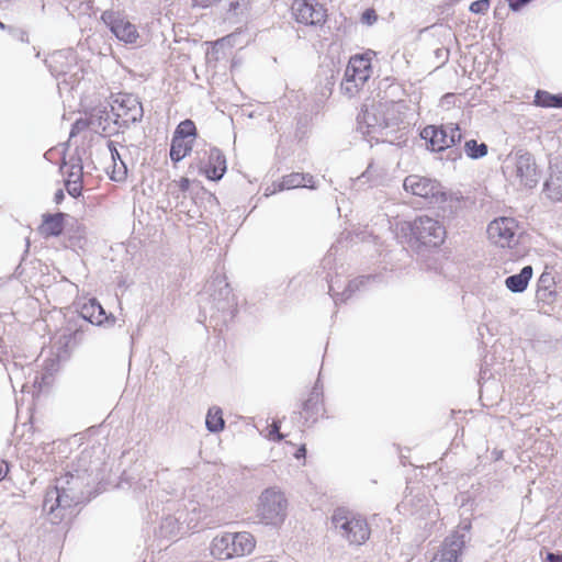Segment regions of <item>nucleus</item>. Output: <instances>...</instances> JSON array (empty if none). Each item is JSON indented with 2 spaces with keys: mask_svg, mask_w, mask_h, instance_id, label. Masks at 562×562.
I'll return each instance as SVG.
<instances>
[{
  "mask_svg": "<svg viewBox=\"0 0 562 562\" xmlns=\"http://www.w3.org/2000/svg\"><path fill=\"white\" fill-rule=\"evenodd\" d=\"M220 0H192L193 7L196 8H210L217 3Z\"/></svg>",
  "mask_w": 562,
  "mask_h": 562,
  "instance_id": "8fccbe9b",
  "label": "nucleus"
},
{
  "mask_svg": "<svg viewBox=\"0 0 562 562\" xmlns=\"http://www.w3.org/2000/svg\"><path fill=\"white\" fill-rule=\"evenodd\" d=\"M406 491H408V493L405 494L403 501L397 507L411 515L418 514L422 509L419 493L417 492L416 495H413L414 487L411 486V481L408 479Z\"/></svg>",
  "mask_w": 562,
  "mask_h": 562,
  "instance_id": "2f4dec72",
  "label": "nucleus"
},
{
  "mask_svg": "<svg viewBox=\"0 0 562 562\" xmlns=\"http://www.w3.org/2000/svg\"><path fill=\"white\" fill-rule=\"evenodd\" d=\"M517 221L513 217H499L487 226V235L491 241L501 247H512L517 243Z\"/></svg>",
  "mask_w": 562,
  "mask_h": 562,
  "instance_id": "f3484780",
  "label": "nucleus"
},
{
  "mask_svg": "<svg viewBox=\"0 0 562 562\" xmlns=\"http://www.w3.org/2000/svg\"><path fill=\"white\" fill-rule=\"evenodd\" d=\"M79 316L82 321L80 325L83 326L86 333L91 329V325L100 326L104 322H110L111 324L115 322V317L113 315L108 316L97 299H90L87 303L82 304Z\"/></svg>",
  "mask_w": 562,
  "mask_h": 562,
  "instance_id": "aec40b11",
  "label": "nucleus"
},
{
  "mask_svg": "<svg viewBox=\"0 0 562 562\" xmlns=\"http://www.w3.org/2000/svg\"><path fill=\"white\" fill-rule=\"evenodd\" d=\"M48 66L50 68L52 75H54V76H59L60 74H65L64 70H57V69L53 68V66L50 64Z\"/></svg>",
  "mask_w": 562,
  "mask_h": 562,
  "instance_id": "052dcab7",
  "label": "nucleus"
},
{
  "mask_svg": "<svg viewBox=\"0 0 562 562\" xmlns=\"http://www.w3.org/2000/svg\"><path fill=\"white\" fill-rule=\"evenodd\" d=\"M65 217L66 214L63 212H57L55 214H44L42 225L38 228L41 235L45 238L58 237L61 235L64 231Z\"/></svg>",
  "mask_w": 562,
  "mask_h": 562,
  "instance_id": "b1692460",
  "label": "nucleus"
},
{
  "mask_svg": "<svg viewBox=\"0 0 562 562\" xmlns=\"http://www.w3.org/2000/svg\"><path fill=\"white\" fill-rule=\"evenodd\" d=\"M245 8L246 0H231L228 3L227 19H231L232 16H238L243 13Z\"/></svg>",
  "mask_w": 562,
  "mask_h": 562,
  "instance_id": "37998d69",
  "label": "nucleus"
},
{
  "mask_svg": "<svg viewBox=\"0 0 562 562\" xmlns=\"http://www.w3.org/2000/svg\"><path fill=\"white\" fill-rule=\"evenodd\" d=\"M156 475V472H147L145 475L140 476L135 482L134 491L137 493H145L146 491L151 492Z\"/></svg>",
  "mask_w": 562,
  "mask_h": 562,
  "instance_id": "ea45409f",
  "label": "nucleus"
},
{
  "mask_svg": "<svg viewBox=\"0 0 562 562\" xmlns=\"http://www.w3.org/2000/svg\"><path fill=\"white\" fill-rule=\"evenodd\" d=\"M471 524L468 522L447 537L430 562H459L467 543L465 532H469Z\"/></svg>",
  "mask_w": 562,
  "mask_h": 562,
  "instance_id": "2eb2a0df",
  "label": "nucleus"
},
{
  "mask_svg": "<svg viewBox=\"0 0 562 562\" xmlns=\"http://www.w3.org/2000/svg\"><path fill=\"white\" fill-rule=\"evenodd\" d=\"M546 562H562V553L549 552L546 558Z\"/></svg>",
  "mask_w": 562,
  "mask_h": 562,
  "instance_id": "3c124183",
  "label": "nucleus"
},
{
  "mask_svg": "<svg viewBox=\"0 0 562 562\" xmlns=\"http://www.w3.org/2000/svg\"><path fill=\"white\" fill-rule=\"evenodd\" d=\"M60 57H63L61 53H55L52 55V61H57Z\"/></svg>",
  "mask_w": 562,
  "mask_h": 562,
  "instance_id": "e2e57ef3",
  "label": "nucleus"
},
{
  "mask_svg": "<svg viewBox=\"0 0 562 562\" xmlns=\"http://www.w3.org/2000/svg\"><path fill=\"white\" fill-rule=\"evenodd\" d=\"M403 188L406 193L412 195L422 196V177L418 175H411L404 179Z\"/></svg>",
  "mask_w": 562,
  "mask_h": 562,
  "instance_id": "58836bf2",
  "label": "nucleus"
},
{
  "mask_svg": "<svg viewBox=\"0 0 562 562\" xmlns=\"http://www.w3.org/2000/svg\"><path fill=\"white\" fill-rule=\"evenodd\" d=\"M429 516H431V517H430V520H431V521H436V519L439 517V512H438V509H436V510H435V509L429 510Z\"/></svg>",
  "mask_w": 562,
  "mask_h": 562,
  "instance_id": "13d9d810",
  "label": "nucleus"
},
{
  "mask_svg": "<svg viewBox=\"0 0 562 562\" xmlns=\"http://www.w3.org/2000/svg\"><path fill=\"white\" fill-rule=\"evenodd\" d=\"M370 279L371 277L364 276L356 278L349 281L348 285L345 288L342 292H335L333 281L328 280V292L333 297L335 304L344 303L348 299H350L356 291H359L362 286H364L370 281Z\"/></svg>",
  "mask_w": 562,
  "mask_h": 562,
  "instance_id": "393cba45",
  "label": "nucleus"
},
{
  "mask_svg": "<svg viewBox=\"0 0 562 562\" xmlns=\"http://www.w3.org/2000/svg\"><path fill=\"white\" fill-rule=\"evenodd\" d=\"M103 23L110 29L115 37L125 43H135L138 33L136 26L128 20L114 11H104L101 15Z\"/></svg>",
  "mask_w": 562,
  "mask_h": 562,
  "instance_id": "6ab92c4d",
  "label": "nucleus"
},
{
  "mask_svg": "<svg viewBox=\"0 0 562 562\" xmlns=\"http://www.w3.org/2000/svg\"><path fill=\"white\" fill-rule=\"evenodd\" d=\"M169 499L170 498L161 501V514L158 510V503L155 504V502L151 501L150 504L153 513H155L157 517L160 516L159 528L155 531L156 536L165 539L177 538L188 532L183 519L179 517V513L169 509Z\"/></svg>",
  "mask_w": 562,
  "mask_h": 562,
  "instance_id": "4468645a",
  "label": "nucleus"
},
{
  "mask_svg": "<svg viewBox=\"0 0 562 562\" xmlns=\"http://www.w3.org/2000/svg\"><path fill=\"white\" fill-rule=\"evenodd\" d=\"M532 267L525 266L519 273L509 276L505 280L506 288L513 293L524 292L532 277Z\"/></svg>",
  "mask_w": 562,
  "mask_h": 562,
  "instance_id": "cd10ccee",
  "label": "nucleus"
},
{
  "mask_svg": "<svg viewBox=\"0 0 562 562\" xmlns=\"http://www.w3.org/2000/svg\"><path fill=\"white\" fill-rule=\"evenodd\" d=\"M462 134L458 124L429 125L424 127V140L431 151H443L460 143Z\"/></svg>",
  "mask_w": 562,
  "mask_h": 562,
  "instance_id": "ddd939ff",
  "label": "nucleus"
},
{
  "mask_svg": "<svg viewBox=\"0 0 562 562\" xmlns=\"http://www.w3.org/2000/svg\"><path fill=\"white\" fill-rule=\"evenodd\" d=\"M555 282L551 273L543 272L537 282L536 297L538 302L551 304L555 301Z\"/></svg>",
  "mask_w": 562,
  "mask_h": 562,
  "instance_id": "a878e982",
  "label": "nucleus"
},
{
  "mask_svg": "<svg viewBox=\"0 0 562 562\" xmlns=\"http://www.w3.org/2000/svg\"><path fill=\"white\" fill-rule=\"evenodd\" d=\"M371 54L369 50L350 57L340 83L341 92L348 98L357 95L371 77Z\"/></svg>",
  "mask_w": 562,
  "mask_h": 562,
  "instance_id": "9d476101",
  "label": "nucleus"
},
{
  "mask_svg": "<svg viewBox=\"0 0 562 562\" xmlns=\"http://www.w3.org/2000/svg\"><path fill=\"white\" fill-rule=\"evenodd\" d=\"M0 29H4V24L0 22Z\"/></svg>",
  "mask_w": 562,
  "mask_h": 562,
  "instance_id": "69168bd1",
  "label": "nucleus"
},
{
  "mask_svg": "<svg viewBox=\"0 0 562 562\" xmlns=\"http://www.w3.org/2000/svg\"><path fill=\"white\" fill-rule=\"evenodd\" d=\"M318 76L324 79V88L322 91L323 95H328L331 93L333 87L336 83V80L339 77V69L336 68L335 64L331 61L329 64H323L319 67Z\"/></svg>",
  "mask_w": 562,
  "mask_h": 562,
  "instance_id": "7c9ffc66",
  "label": "nucleus"
},
{
  "mask_svg": "<svg viewBox=\"0 0 562 562\" xmlns=\"http://www.w3.org/2000/svg\"><path fill=\"white\" fill-rule=\"evenodd\" d=\"M491 1L492 0H476V1H473L470 4L469 10L472 13H474V14H485L488 11V9H490Z\"/></svg>",
  "mask_w": 562,
  "mask_h": 562,
  "instance_id": "c03bdc74",
  "label": "nucleus"
},
{
  "mask_svg": "<svg viewBox=\"0 0 562 562\" xmlns=\"http://www.w3.org/2000/svg\"><path fill=\"white\" fill-rule=\"evenodd\" d=\"M100 453L97 448L83 449L56 484L47 488L43 512L52 524H59L68 509L89 502L98 493L97 486L105 479L106 472Z\"/></svg>",
  "mask_w": 562,
  "mask_h": 562,
  "instance_id": "f257e3e1",
  "label": "nucleus"
},
{
  "mask_svg": "<svg viewBox=\"0 0 562 562\" xmlns=\"http://www.w3.org/2000/svg\"><path fill=\"white\" fill-rule=\"evenodd\" d=\"M227 170L226 157L217 147H212L207 154V161L201 167V172L212 181H220Z\"/></svg>",
  "mask_w": 562,
  "mask_h": 562,
  "instance_id": "412c9836",
  "label": "nucleus"
},
{
  "mask_svg": "<svg viewBox=\"0 0 562 562\" xmlns=\"http://www.w3.org/2000/svg\"><path fill=\"white\" fill-rule=\"evenodd\" d=\"M65 186H66L67 192L72 198H78V196L81 195V192H82V181H76V180L71 179V181H66Z\"/></svg>",
  "mask_w": 562,
  "mask_h": 562,
  "instance_id": "a18cd8bd",
  "label": "nucleus"
},
{
  "mask_svg": "<svg viewBox=\"0 0 562 562\" xmlns=\"http://www.w3.org/2000/svg\"><path fill=\"white\" fill-rule=\"evenodd\" d=\"M113 125L119 128H128L142 121L144 110L139 99L132 93H120L111 103Z\"/></svg>",
  "mask_w": 562,
  "mask_h": 562,
  "instance_id": "9b49d317",
  "label": "nucleus"
},
{
  "mask_svg": "<svg viewBox=\"0 0 562 562\" xmlns=\"http://www.w3.org/2000/svg\"><path fill=\"white\" fill-rule=\"evenodd\" d=\"M400 458H401V462H402L403 465H405L407 462L411 464L407 454H404L403 452H401Z\"/></svg>",
  "mask_w": 562,
  "mask_h": 562,
  "instance_id": "bf43d9fd",
  "label": "nucleus"
},
{
  "mask_svg": "<svg viewBox=\"0 0 562 562\" xmlns=\"http://www.w3.org/2000/svg\"><path fill=\"white\" fill-rule=\"evenodd\" d=\"M288 515V499L277 486L265 488L256 503V517L266 526L281 525Z\"/></svg>",
  "mask_w": 562,
  "mask_h": 562,
  "instance_id": "0eeeda50",
  "label": "nucleus"
},
{
  "mask_svg": "<svg viewBox=\"0 0 562 562\" xmlns=\"http://www.w3.org/2000/svg\"><path fill=\"white\" fill-rule=\"evenodd\" d=\"M378 15L373 9H367L361 15L362 23L367 25H372L374 22H376Z\"/></svg>",
  "mask_w": 562,
  "mask_h": 562,
  "instance_id": "de8ad7c7",
  "label": "nucleus"
},
{
  "mask_svg": "<svg viewBox=\"0 0 562 562\" xmlns=\"http://www.w3.org/2000/svg\"><path fill=\"white\" fill-rule=\"evenodd\" d=\"M460 191L447 189L441 182L424 177V214L452 220L461 207Z\"/></svg>",
  "mask_w": 562,
  "mask_h": 562,
  "instance_id": "39448f33",
  "label": "nucleus"
},
{
  "mask_svg": "<svg viewBox=\"0 0 562 562\" xmlns=\"http://www.w3.org/2000/svg\"><path fill=\"white\" fill-rule=\"evenodd\" d=\"M281 428V422L280 420H273L271 424V429L269 432V439L273 441H281L284 436L280 432Z\"/></svg>",
  "mask_w": 562,
  "mask_h": 562,
  "instance_id": "49530a36",
  "label": "nucleus"
},
{
  "mask_svg": "<svg viewBox=\"0 0 562 562\" xmlns=\"http://www.w3.org/2000/svg\"><path fill=\"white\" fill-rule=\"evenodd\" d=\"M331 524L338 533L350 544L360 546L370 537V528L367 520L347 508H336L331 515Z\"/></svg>",
  "mask_w": 562,
  "mask_h": 562,
  "instance_id": "6e6552de",
  "label": "nucleus"
},
{
  "mask_svg": "<svg viewBox=\"0 0 562 562\" xmlns=\"http://www.w3.org/2000/svg\"><path fill=\"white\" fill-rule=\"evenodd\" d=\"M226 492L220 486L206 488L194 499H169V509L179 513L183 519L186 530L189 532L198 528L199 524L209 517L213 509L225 503Z\"/></svg>",
  "mask_w": 562,
  "mask_h": 562,
  "instance_id": "20e7f679",
  "label": "nucleus"
},
{
  "mask_svg": "<svg viewBox=\"0 0 562 562\" xmlns=\"http://www.w3.org/2000/svg\"><path fill=\"white\" fill-rule=\"evenodd\" d=\"M108 147L111 153L112 160H113V170H112V173L110 177L113 181H117V182L123 181V180H125V178L127 176V167H126L125 162L123 161V159L116 148L115 143L110 140L108 143Z\"/></svg>",
  "mask_w": 562,
  "mask_h": 562,
  "instance_id": "c756f323",
  "label": "nucleus"
},
{
  "mask_svg": "<svg viewBox=\"0 0 562 562\" xmlns=\"http://www.w3.org/2000/svg\"><path fill=\"white\" fill-rule=\"evenodd\" d=\"M375 172H376V169L373 166V164H369V166L366 169V171L360 177H358L357 180L362 182V183L369 182L370 186H378L380 183V180L375 176Z\"/></svg>",
  "mask_w": 562,
  "mask_h": 562,
  "instance_id": "a19ab883",
  "label": "nucleus"
},
{
  "mask_svg": "<svg viewBox=\"0 0 562 562\" xmlns=\"http://www.w3.org/2000/svg\"><path fill=\"white\" fill-rule=\"evenodd\" d=\"M196 136V127L193 121L191 120H184L178 124L176 127V131L173 133V137L186 139L189 137H195Z\"/></svg>",
  "mask_w": 562,
  "mask_h": 562,
  "instance_id": "4c0bfd02",
  "label": "nucleus"
},
{
  "mask_svg": "<svg viewBox=\"0 0 562 562\" xmlns=\"http://www.w3.org/2000/svg\"><path fill=\"white\" fill-rule=\"evenodd\" d=\"M324 411L323 384L318 378L308 398L303 403V417L306 423L314 424Z\"/></svg>",
  "mask_w": 562,
  "mask_h": 562,
  "instance_id": "4be33fe9",
  "label": "nucleus"
},
{
  "mask_svg": "<svg viewBox=\"0 0 562 562\" xmlns=\"http://www.w3.org/2000/svg\"><path fill=\"white\" fill-rule=\"evenodd\" d=\"M278 188L280 191L295 188H314L313 176L310 173L292 172L282 177Z\"/></svg>",
  "mask_w": 562,
  "mask_h": 562,
  "instance_id": "bb28decb",
  "label": "nucleus"
},
{
  "mask_svg": "<svg viewBox=\"0 0 562 562\" xmlns=\"http://www.w3.org/2000/svg\"><path fill=\"white\" fill-rule=\"evenodd\" d=\"M30 247V244H29V240L26 241V250L29 249Z\"/></svg>",
  "mask_w": 562,
  "mask_h": 562,
  "instance_id": "338daca9",
  "label": "nucleus"
},
{
  "mask_svg": "<svg viewBox=\"0 0 562 562\" xmlns=\"http://www.w3.org/2000/svg\"><path fill=\"white\" fill-rule=\"evenodd\" d=\"M459 158H461V151L459 149H453V150L449 151V154L447 155L448 160L454 161Z\"/></svg>",
  "mask_w": 562,
  "mask_h": 562,
  "instance_id": "864d4df0",
  "label": "nucleus"
},
{
  "mask_svg": "<svg viewBox=\"0 0 562 562\" xmlns=\"http://www.w3.org/2000/svg\"><path fill=\"white\" fill-rule=\"evenodd\" d=\"M89 122H86L83 120H77L72 126H71V131H70V134L69 136L70 137H74L76 136L80 131L85 130L86 127H88Z\"/></svg>",
  "mask_w": 562,
  "mask_h": 562,
  "instance_id": "09e8293b",
  "label": "nucleus"
},
{
  "mask_svg": "<svg viewBox=\"0 0 562 562\" xmlns=\"http://www.w3.org/2000/svg\"><path fill=\"white\" fill-rule=\"evenodd\" d=\"M422 217L416 216L414 221H405L401 224V238H403V243L407 244V246L419 254L422 250Z\"/></svg>",
  "mask_w": 562,
  "mask_h": 562,
  "instance_id": "5701e85b",
  "label": "nucleus"
},
{
  "mask_svg": "<svg viewBox=\"0 0 562 562\" xmlns=\"http://www.w3.org/2000/svg\"><path fill=\"white\" fill-rule=\"evenodd\" d=\"M192 150L191 142L172 136L170 145V159L177 164L181 161Z\"/></svg>",
  "mask_w": 562,
  "mask_h": 562,
  "instance_id": "72a5a7b5",
  "label": "nucleus"
},
{
  "mask_svg": "<svg viewBox=\"0 0 562 562\" xmlns=\"http://www.w3.org/2000/svg\"><path fill=\"white\" fill-rule=\"evenodd\" d=\"M331 262V255H327L324 259H323V265L324 267H326L327 265H329Z\"/></svg>",
  "mask_w": 562,
  "mask_h": 562,
  "instance_id": "680f3d73",
  "label": "nucleus"
},
{
  "mask_svg": "<svg viewBox=\"0 0 562 562\" xmlns=\"http://www.w3.org/2000/svg\"><path fill=\"white\" fill-rule=\"evenodd\" d=\"M65 199V193L61 189L57 190L54 194V201L59 204Z\"/></svg>",
  "mask_w": 562,
  "mask_h": 562,
  "instance_id": "5fc2aeb1",
  "label": "nucleus"
},
{
  "mask_svg": "<svg viewBox=\"0 0 562 562\" xmlns=\"http://www.w3.org/2000/svg\"><path fill=\"white\" fill-rule=\"evenodd\" d=\"M179 187L181 191H187L190 187V180L188 178H181Z\"/></svg>",
  "mask_w": 562,
  "mask_h": 562,
  "instance_id": "6e6d98bb",
  "label": "nucleus"
},
{
  "mask_svg": "<svg viewBox=\"0 0 562 562\" xmlns=\"http://www.w3.org/2000/svg\"><path fill=\"white\" fill-rule=\"evenodd\" d=\"M292 12L295 21L305 25L322 26L327 20L326 8L316 0H294Z\"/></svg>",
  "mask_w": 562,
  "mask_h": 562,
  "instance_id": "dca6fc26",
  "label": "nucleus"
},
{
  "mask_svg": "<svg viewBox=\"0 0 562 562\" xmlns=\"http://www.w3.org/2000/svg\"><path fill=\"white\" fill-rule=\"evenodd\" d=\"M446 221L447 220L424 214V250L426 248L437 249L445 243L447 237ZM436 254L437 257L434 263L426 260V256L424 255V263L426 262L428 269L437 270L440 261L446 259V256L441 250H438Z\"/></svg>",
  "mask_w": 562,
  "mask_h": 562,
  "instance_id": "f8f14e48",
  "label": "nucleus"
},
{
  "mask_svg": "<svg viewBox=\"0 0 562 562\" xmlns=\"http://www.w3.org/2000/svg\"><path fill=\"white\" fill-rule=\"evenodd\" d=\"M535 105L541 108H562V93L552 94L546 90H537L533 100Z\"/></svg>",
  "mask_w": 562,
  "mask_h": 562,
  "instance_id": "473e14b6",
  "label": "nucleus"
},
{
  "mask_svg": "<svg viewBox=\"0 0 562 562\" xmlns=\"http://www.w3.org/2000/svg\"><path fill=\"white\" fill-rule=\"evenodd\" d=\"M225 422L223 418V412L220 407H210L205 418V427L210 432H218L224 429Z\"/></svg>",
  "mask_w": 562,
  "mask_h": 562,
  "instance_id": "f704fd0d",
  "label": "nucleus"
},
{
  "mask_svg": "<svg viewBox=\"0 0 562 562\" xmlns=\"http://www.w3.org/2000/svg\"><path fill=\"white\" fill-rule=\"evenodd\" d=\"M82 181V165L81 159L77 158V162H71L66 181Z\"/></svg>",
  "mask_w": 562,
  "mask_h": 562,
  "instance_id": "79ce46f5",
  "label": "nucleus"
},
{
  "mask_svg": "<svg viewBox=\"0 0 562 562\" xmlns=\"http://www.w3.org/2000/svg\"><path fill=\"white\" fill-rule=\"evenodd\" d=\"M210 296L211 318L226 325L237 313V302L225 277L216 276L205 286Z\"/></svg>",
  "mask_w": 562,
  "mask_h": 562,
  "instance_id": "423d86ee",
  "label": "nucleus"
},
{
  "mask_svg": "<svg viewBox=\"0 0 562 562\" xmlns=\"http://www.w3.org/2000/svg\"><path fill=\"white\" fill-rule=\"evenodd\" d=\"M464 151L471 159H480L487 155L488 147L485 143H477L475 139L467 140L464 144Z\"/></svg>",
  "mask_w": 562,
  "mask_h": 562,
  "instance_id": "e433bc0d",
  "label": "nucleus"
},
{
  "mask_svg": "<svg viewBox=\"0 0 562 562\" xmlns=\"http://www.w3.org/2000/svg\"><path fill=\"white\" fill-rule=\"evenodd\" d=\"M305 454H306V448H305V446L303 445V446H301V447L297 449V451L295 452V458H296V459H300V458H302V457H305Z\"/></svg>",
  "mask_w": 562,
  "mask_h": 562,
  "instance_id": "4d7b16f0",
  "label": "nucleus"
},
{
  "mask_svg": "<svg viewBox=\"0 0 562 562\" xmlns=\"http://www.w3.org/2000/svg\"><path fill=\"white\" fill-rule=\"evenodd\" d=\"M86 335V329L82 325H78L74 330H65L58 338L57 345V359L49 358L45 360V372L40 373L34 370L32 363L22 364L13 361L9 367H5L12 387L15 389L20 385L21 391L24 392L27 384L32 385L38 391L42 390L43 385L46 384V379L53 375V372L57 370L58 360L66 358L70 349L79 345Z\"/></svg>",
  "mask_w": 562,
  "mask_h": 562,
  "instance_id": "7ed1b4c3",
  "label": "nucleus"
},
{
  "mask_svg": "<svg viewBox=\"0 0 562 562\" xmlns=\"http://www.w3.org/2000/svg\"><path fill=\"white\" fill-rule=\"evenodd\" d=\"M113 119L114 117L111 111L109 112L106 108L97 109L90 115L89 124L103 133L112 134L114 131V128H112L111 126V124L113 123Z\"/></svg>",
  "mask_w": 562,
  "mask_h": 562,
  "instance_id": "c85d7f7f",
  "label": "nucleus"
},
{
  "mask_svg": "<svg viewBox=\"0 0 562 562\" xmlns=\"http://www.w3.org/2000/svg\"><path fill=\"white\" fill-rule=\"evenodd\" d=\"M514 172L521 186L530 189L537 186V165L530 153L522 149L515 153Z\"/></svg>",
  "mask_w": 562,
  "mask_h": 562,
  "instance_id": "a211bd4d",
  "label": "nucleus"
},
{
  "mask_svg": "<svg viewBox=\"0 0 562 562\" xmlns=\"http://www.w3.org/2000/svg\"><path fill=\"white\" fill-rule=\"evenodd\" d=\"M418 135L422 137V130L420 127L417 128Z\"/></svg>",
  "mask_w": 562,
  "mask_h": 562,
  "instance_id": "0e129e2a",
  "label": "nucleus"
},
{
  "mask_svg": "<svg viewBox=\"0 0 562 562\" xmlns=\"http://www.w3.org/2000/svg\"><path fill=\"white\" fill-rule=\"evenodd\" d=\"M9 472V464L5 461L0 463V481L3 480Z\"/></svg>",
  "mask_w": 562,
  "mask_h": 562,
  "instance_id": "603ef678",
  "label": "nucleus"
},
{
  "mask_svg": "<svg viewBox=\"0 0 562 562\" xmlns=\"http://www.w3.org/2000/svg\"><path fill=\"white\" fill-rule=\"evenodd\" d=\"M398 90L397 86H390L389 91L383 95L378 94L379 100H373L371 104H364L361 113L357 117V130L372 146V142L387 143L397 147L405 146L407 143V132L404 124L406 109L403 100L389 99Z\"/></svg>",
  "mask_w": 562,
  "mask_h": 562,
  "instance_id": "f03ea898",
  "label": "nucleus"
},
{
  "mask_svg": "<svg viewBox=\"0 0 562 562\" xmlns=\"http://www.w3.org/2000/svg\"><path fill=\"white\" fill-rule=\"evenodd\" d=\"M255 549V539L248 532H226L216 536L211 543V554L217 560L244 557Z\"/></svg>",
  "mask_w": 562,
  "mask_h": 562,
  "instance_id": "1a4fd4ad",
  "label": "nucleus"
},
{
  "mask_svg": "<svg viewBox=\"0 0 562 562\" xmlns=\"http://www.w3.org/2000/svg\"><path fill=\"white\" fill-rule=\"evenodd\" d=\"M544 191L551 200L560 201L562 199V173L553 172L544 182Z\"/></svg>",
  "mask_w": 562,
  "mask_h": 562,
  "instance_id": "c9c22d12",
  "label": "nucleus"
}]
</instances>
